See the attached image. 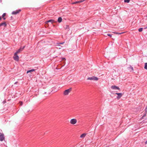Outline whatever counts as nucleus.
I'll return each mask as SVG.
<instances>
[{
    "label": "nucleus",
    "mask_w": 147,
    "mask_h": 147,
    "mask_svg": "<svg viewBox=\"0 0 147 147\" xmlns=\"http://www.w3.org/2000/svg\"><path fill=\"white\" fill-rule=\"evenodd\" d=\"M88 80H93L97 81L98 80V78L95 76H92V77H89L87 78Z\"/></svg>",
    "instance_id": "1"
},
{
    "label": "nucleus",
    "mask_w": 147,
    "mask_h": 147,
    "mask_svg": "<svg viewBox=\"0 0 147 147\" xmlns=\"http://www.w3.org/2000/svg\"><path fill=\"white\" fill-rule=\"evenodd\" d=\"M64 43V42H60V43H58V44H63Z\"/></svg>",
    "instance_id": "24"
},
{
    "label": "nucleus",
    "mask_w": 147,
    "mask_h": 147,
    "mask_svg": "<svg viewBox=\"0 0 147 147\" xmlns=\"http://www.w3.org/2000/svg\"><path fill=\"white\" fill-rule=\"evenodd\" d=\"M5 15H6V13H3L2 15V17L3 18V17H4L5 16Z\"/></svg>",
    "instance_id": "18"
},
{
    "label": "nucleus",
    "mask_w": 147,
    "mask_h": 147,
    "mask_svg": "<svg viewBox=\"0 0 147 147\" xmlns=\"http://www.w3.org/2000/svg\"><path fill=\"white\" fill-rule=\"evenodd\" d=\"M18 53V52L17 51L14 54V55H17V54Z\"/></svg>",
    "instance_id": "23"
},
{
    "label": "nucleus",
    "mask_w": 147,
    "mask_h": 147,
    "mask_svg": "<svg viewBox=\"0 0 147 147\" xmlns=\"http://www.w3.org/2000/svg\"><path fill=\"white\" fill-rule=\"evenodd\" d=\"M71 90V88H70L65 90L63 92V94L65 95H67Z\"/></svg>",
    "instance_id": "2"
},
{
    "label": "nucleus",
    "mask_w": 147,
    "mask_h": 147,
    "mask_svg": "<svg viewBox=\"0 0 147 147\" xmlns=\"http://www.w3.org/2000/svg\"><path fill=\"white\" fill-rule=\"evenodd\" d=\"M144 68L146 69H147V63H145Z\"/></svg>",
    "instance_id": "15"
},
{
    "label": "nucleus",
    "mask_w": 147,
    "mask_h": 147,
    "mask_svg": "<svg viewBox=\"0 0 147 147\" xmlns=\"http://www.w3.org/2000/svg\"><path fill=\"white\" fill-rule=\"evenodd\" d=\"M35 70L34 69H32L31 70L28 71H27V73H28L29 72H33V71H35Z\"/></svg>",
    "instance_id": "13"
},
{
    "label": "nucleus",
    "mask_w": 147,
    "mask_h": 147,
    "mask_svg": "<svg viewBox=\"0 0 147 147\" xmlns=\"http://www.w3.org/2000/svg\"><path fill=\"white\" fill-rule=\"evenodd\" d=\"M145 144H147V140L146 141V142H145Z\"/></svg>",
    "instance_id": "27"
},
{
    "label": "nucleus",
    "mask_w": 147,
    "mask_h": 147,
    "mask_svg": "<svg viewBox=\"0 0 147 147\" xmlns=\"http://www.w3.org/2000/svg\"><path fill=\"white\" fill-rule=\"evenodd\" d=\"M7 26V24L5 22L2 23L0 24V27L3 26L4 27H6Z\"/></svg>",
    "instance_id": "9"
},
{
    "label": "nucleus",
    "mask_w": 147,
    "mask_h": 147,
    "mask_svg": "<svg viewBox=\"0 0 147 147\" xmlns=\"http://www.w3.org/2000/svg\"><path fill=\"white\" fill-rule=\"evenodd\" d=\"M4 137L3 134H1L0 135V141H2L4 139Z\"/></svg>",
    "instance_id": "7"
},
{
    "label": "nucleus",
    "mask_w": 147,
    "mask_h": 147,
    "mask_svg": "<svg viewBox=\"0 0 147 147\" xmlns=\"http://www.w3.org/2000/svg\"><path fill=\"white\" fill-rule=\"evenodd\" d=\"M111 88L113 90H120V88L118 86H112L111 87Z\"/></svg>",
    "instance_id": "6"
},
{
    "label": "nucleus",
    "mask_w": 147,
    "mask_h": 147,
    "mask_svg": "<svg viewBox=\"0 0 147 147\" xmlns=\"http://www.w3.org/2000/svg\"><path fill=\"white\" fill-rule=\"evenodd\" d=\"M130 1V0H124V2L129 3Z\"/></svg>",
    "instance_id": "19"
},
{
    "label": "nucleus",
    "mask_w": 147,
    "mask_h": 147,
    "mask_svg": "<svg viewBox=\"0 0 147 147\" xmlns=\"http://www.w3.org/2000/svg\"><path fill=\"white\" fill-rule=\"evenodd\" d=\"M20 11V9L17 10L16 11H13L12 13V14L16 15L19 13Z\"/></svg>",
    "instance_id": "4"
},
{
    "label": "nucleus",
    "mask_w": 147,
    "mask_h": 147,
    "mask_svg": "<svg viewBox=\"0 0 147 147\" xmlns=\"http://www.w3.org/2000/svg\"><path fill=\"white\" fill-rule=\"evenodd\" d=\"M146 17H147V15L146 16Z\"/></svg>",
    "instance_id": "33"
},
{
    "label": "nucleus",
    "mask_w": 147,
    "mask_h": 147,
    "mask_svg": "<svg viewBox=\"0 0 147 147\" xmlns=\"http://www.w3.org/2000/svg\"><path fill=\"white\" fill-rule=\"evenodd\" d=\"M124 32H122V33H118V32H116L115 33L116 34H123V33H124Z\"/></svg>",
    "instance_id": "21"
},
{
    "label": "nucleus",
    "mask_w": 147,
    "mask_h": 147,
    "mask_svg": "<svg viewBox=\"0 0 147 147\" xmlns=\"http://www.w3.org/2000/svg\"><path fill=\"white\" fill-rule=\"evenodd\" d=\"M143 28H140L138 29V31L139 32H142L143 30Z\"/></svg>",
    "instance_id": "17"
},
{
    "label": "nucleus",
    "mask_w": 147,
    "mask_h": 147,
    "mask_svg": "<svg viewBox=\"0 0 147 147\" xmlns=\"http://www.w3.org/2000/svg\"><path fill=\"white\" fill-rule=\"evenodd\" d=\"M55 21L54 20H50L46 22V23L51 22L52 23H53Z\"/></svg>",
    "instance_id": "10"
},
{
    "label": "nucleus",
    "mask_w": 147,
    "mask_h": 147,
    "mask_svg": "<svg viewBox=\"0 0 147 147\" xmlns=\"http://www.w3.org/2000/svg\"><path fill=\"white\" fill-rule=\"evenodd\" d=\"M19 104H20V106H22V105L23 102L22 101H20L19 102Z\"/></svg>",
    "instance_id": "20"
},
{
    "label": "nucleus",
    "mask_w": 147,
    "mask_h": 147,
    "mask_svg": "<svg viewBox=\"0 0 147 147\" xmlns=\"http://www.w3.org/2000/svg\"><path fill=\"white\" fill-rule=\"evenodd\" d=\"M129 70H130V71H132L134 70L133 67L132 66H130V67H129Z\"/></svg>",
    "instance_id": "12"
},
{
    "label": "nucleus",
    "mask_w": 147,
    "mask_h": 147,
    "mask_svg": "<svg viewBox=\"0 0 147 147\" xmlns=\"http://www.w3.org/2000/svg\"><path fill=\"white\" fill-rule=\"evenodd\" d=\"M146 115V114H144V116H145Z\"/></svg>",
    "instance_id": "32"
},
{
    "label": "nucleus",
    "mask_w": 147,
    "mask_h": 147,
    "mask_svg": "<svg viewBox=\"0 0 147 147\" xmlns=\"http://www.w3.org/2000/svg\"><path fill=\"white\" fill-rule=\"evenodd\" d=\"M3 19L4 20H5L6 19L5 18H4V17H3Z\"/></svg>",
    "instance_id": "29"
},
{
    "label": "nucleus",
    "mask_w": 147,
    "mask_h": 147,
    "mask_svg": "<svg viewBox=\"0 0 147 147\" xmlns=\"http://www.w3.org/2000/svg\"><path fill=\"white\" fill-rule=\"evenodd\" d=\"M107 35L109 36H110V37H111L112 36V35L111 34H107Z\"/></svg>",
    "instance_id": "22"
},
{
    "label": "nucleus",
    "mask_w": 147,
    "mask_h": 147,
    "mask_svg": "<svg viewBox=\"0 0 147 147\" xmlns=\"http://www.w3.org/2000/svg\"><path fill=\"white\" fill-rule=\"evenodd\" d=\"M77 122V120L75 119H71L70 121V123L71 124L74 125Z\"/></svg>",
    "instance_id": "3"
},
{
    "label": "nucleus",
    "mask_w": 147,
    "mask_h": 147,
    "mask_svg": "<svg viewBox=\"0 0 147 147\" xmlns=\"http://www.w3.org/2000/svg\"><path fill=\"white\" fill-rule=\"evenodd\" d=\"M62 18L61 17H59L58 18L57 21L58 22L60 23L62 22Z\"/></svg>",
    "instance_id": "11"
},
{
    "label": "nucleus",
    "mask_w": 147,
    "mask_h": 147,
    "mask_svg": "<svg viewBox=\"0 0 147 147\" xmlns=\"http://www.w3.org/2000/svg\"><path fill=\"white\" fill-rule=\"evenodd\" d=\"M18 83V82H15L14 83V84H17Z\"/></svg>",
    "instance_id": "26"
},
{
    "label": "nucleus",
    "mask_w": 147,
    "mask_h": 147,
    "mask_svg": "<svg viewBox=\"0 0 147 147\" xmlns=\"http://www.w3.org/2000/svg\"><path fill=\"white\" fill-rule=\"evenodd\" d=\"M17 51L18 52V53H20V52H21V51L19 49V50H18Z\"/></svg>",
    "instance_id": "25"
},
{
    "label": "nucleus",
    "mask_w": 147,
    "mask_h": 147,
    "mask_svg": "<svg viewBox=\"0 0 147 147\" xmlns=\"http://www.w3.org/2000/svg\"><path fill=\"white\" fill-rule=\"evenodd\" d=\"M1 16H0V20H1Z\"/></svg>",
    "instance_id": "31"
},
{
    "label": "nucleus",
    "mask_w": 147,
    "mask_h": 147,
    "mask_svg": "<svg viewBox=\"0 0 147 147\" xmlns=\"http://www.w3.org/2000/svg\"><path fill=\"white\" fill-rule=\"evenodd\" d=\"M25 47V46H24L23 47H20V48L19 49L21 51H22L23 50V49H24Z\"/></svg>",
    "instance_id": "16"
},
{
    "label": "nucleus",
    "mask_w": 147,
    "mask_h": 147,
    "mask_svg": "<svg viewBox=\"0 0 147 147\" xmlns=\"http://www.w3.org/2000/svg\"><path fill=\"white\" fill-rule=\"evenodd\" d=\"M13 58L16 61H18L19 60V56L17 55H14V56L13 57Z\"/></svg>",
    "instance_id": "8"
},
{
    "label": "nucleus",
    "mask_w": 147,
    "mask_h": 147,
    "mask_svg": "<svg viewBox=\"0 0 147 147\" xmlns=\"http://www.w3.org/2000/svg\"><path fill=\"white\" fill-rule=\"evenodd\" d=\"M62 59H63V60H65V58H63Z\"/></svg>",
    "instance_id": "28"
},
{
    "label": "nucleus",
    "mask_w": 147,
    "mask_h": 147,
    "mask_svg": "<svg viewBox=\"0 0 147 147\" xmlns=\"http://www.w3.org/2000/svg\"><path fill=\"white\" fill-rule=\"evenodd\" d=\"M86 135V134H82L80 136V137L81 138H83L85 137V136Z\"/></svg>",
    "instance_id": "14"
},
{
    "label": "nucleus",
    "mask_w": 147,
    "mask_h": 147,
    "mask_svg": "<svg viewBox=\"0 0 147 147\" xmlns=\"http://www.w3.org/2000/svg\"><path fill=\"white\" fill-rule=\"evenodd\" d=\"M115 94L118 95L117 98L118 99H119L122 96V94L121 93H116Z\"/></svg>",
    "instance_id": "5"
},
{
    "label": "nucleus",
    "mask_w": 147,
    "mask_h": 147,
    "mask_svg": "<svg viewBox=\"0 0 147 147\" xmlns=\"http://www.w3.org/2000/svg\"><path fill=\"white\" fill-rule=\"evenodd\" d=\"M147 28V27H146L145 28H144V29H146V28Z\"/></svg>",
    "instance_id": "30"
}]
</instances>
